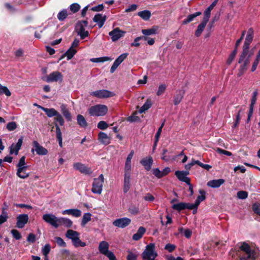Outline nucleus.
Returning <instances> with one entry per match:
<instances>
[{"label":"nucleus","mask_w":260,"mask_h":260,"mask_svg":"<svg viewBox=\"0 0 260 260\" xmlns=\"http://www.w3.org/2000/svg\"><path fill=\"white\" fill-rule=\"evenodd\" d=\"M240 260H257L258 254L245 242L242 243L237 252Z\"/></svg>","instance_id":"f257e3e1"},{"label":"nucleus","mask_w":260,"mask_h":260,"mask_svg":"<svg viewBox=\"0 0 260 260\" xmlns=\"http://www.w3.org/2000/svg\"><path fill=\"white\" fill-rule=\"evenodd\" d=\"M88 112L91 116H103L108 112V107L105 105H96L90 107Z\"/></svg>","instance_id":"f03ea898"},{"label":"nucleus","mask_w":260,"mask_h":260,"mask_svg":"<svg viewBox=\"0 0 260 260\" xmlns=\"http://www.w3.org/2000/svg\"><path fill=\"white\" fill-rule=\"evenodd\" d=\"M25 156H22L19 159V162L17 165V170L16 174L19 178L22 179L26 178L29 175V173L26 172L28 166L25 162Z\"/></svg>","instance_id":"7ed1b4c3"},{"label":"nucleus","mask_w":260,"mask_h":260,"mask_svg":"<svg viewBox=\"0 0 260 260\" xmlns=\"http://www.w3.org/2000/svg\"><path fill=\"white\" fill-rule=\"evenodd\" d=\"M154 249L155 244L154 243H150L147 245L142 254L143 260H154L157 255Z\"/></svg>","instance_id":"20e7f679"},{"label":"nucleus","mask_w":260,"mask_h":260,"mask_svg":"<svg viewBox=\"0 0 260 260\" xmlns=\"http://www.w3.org/2000/svg\"><path fill=\"white\" fill-rule=\"evenodd\" d=\"M104 181V177L103 174H101L97 178H94L92 184L91 191L93 193L101 194Z\"/></svg>","instance_id":"39448f33"},{"label":"nucleus","mask_w":260,"mask_h":260,"mask_svg":"<svg viewBox=\"0 0 260 260\" xmlns=\"http://www.w3.org/2000/svg\"><path fill=\"white\" fill-rule=\"evenodd\" d=\"M109 245L108 243L105 241L101 242L99 246V250L100 252L109 258V260H116V257L114 253L109 250Z\"/></svg>","instance_id":"423d86ee"},{"label":"nucleus","mask_w":260,"mask_h":260,"mask_svg":"<svg viewBox=\"0 0 260 260\" xmlns=\"http://www.w3.org/2000/svg\"><path fill=\"white\" fill-rule=\"evenodd\" d=\"M90 95L100 99L108 98L113 96L115 94L109 90L102 89L92 91L90 93Z\"/></svg>","instance_id":"0eeeda50"},{"label":"nucleus","mask_w":260,"mask_h":260,"mask_svg":"<svg viewBox=\"0 0 260 260\" xmlns=\"http://www.w3.org/2000/svg\"><path fill=\"white\" fill-rule=\"evenodd\" d=\"M63 80V75L61 73L58 71H54L48 75L45 79L47 82H62Z\"/></svg>","instance_id":"6e6552de"},{"label":"nucleus","mask_w":260,"mask_h":260,"mask_svg":"<svg viewBox=\"0 0 260 260\" xmlns=\"http://www.w3.org/2000/svg\"><path fill=\"white\" fill-rule=\"evenodd\" d=\"M42 218L45 222L55 228H58V220L59 218L54 215L52 214H45L43 215Z\"/></svg>","instance_id":"1a4fd4ad"},{"label":"nucleus","mask_w":260,"mask_h":260,"mask_svg":"<svg viewBox=\"0 0 260 260\" xmlns=\"http://www.w3.org/2000/svg\"><path fill=\"white\" fill-rule=\"evenodd\" d=\"M33 148L31 149V152L34 153L35 151L37 154L39 155H45L47 154L48 151L47 149L41 146L37 141L32 142Z\"/></svg>","instance_id":"9d476101"},{"label":"nucleus","mask_w":260,"mask_h":260,"mask_svg":"<svg viewBox=\"0 0 260 260\" xmlns=\"http://www.w3.org/2000/svg\"><path fill=\"white\" fill-rule=\"evenodd\" d=\"M125 31L120 30L118 27L114 28L109 32L113 42H116L124 36Z\"/></svg>","instance_id":"9b49d317"},{"label":"nucleus","mask_w":260,"mask_h":260,"mask_svg":"<svg viewBox=\"0 0 260 260\" xmlns=\"http://www.w3.org/2000/svg\"><path fill=\"white\" fill-rule=\"evenodd\" d=\"M73 168L75 170H78L81 173L86 175H89L92 173L90 168L87 167L85 165L81 162L74 163L73 164Z\"/></svg>","instance_id":"f8f14e48"},{"label":"nucleus","mask_w":260,"mask_h":260,"mask_svg":"<svg viewBox=\"0 0 260 260\" xmlns=\"http://www.w3.org/2000/svg\"><path fill=\"white\" fill-rule=\"evenodd\" d=\"M16 226L18 228L22 229L24 227L25 225L27 223L29 217L28 215L26 214H22L19 215L17 218Z\"/></svg>","instance_id":"ddd939ff"},{"label":"nucleus","mask_w":260,"mask_h":260,"mask_svg":"<svg viewBox=\"0 0 260 260\" xmlns=\"http://www.w3.org/2000/svg\"><path fill=\"white\" fill-rule=\"evenodd\" d=\"M131 219L128 218L123 217L115 220L113 224L115 226L124 228L129 225L131 223Z\"/></svg>","instance_id":"4468645a"},{"label":"nucleus","mask_w":260,"mask_h":260,"mask_svg":"<svg viewBox=\"0 0 260 260\" xmlns=\"http://www.w3.org/2000/svg\"><path fill=\"white\" fill-rule=\"evenodd\" d=\"M175 174L179 180L184 182L186 184H189L190 179L187 177V175L189 174V171H176Z\"/></svg>","instance_id":"2eb2a0df"},{"label":"nucleus","mask_w":260,"mask_h":260,"mask_svg":"<svg viewBox=\"0 0 260 260\" xmlns=\"http://www.w3.org/2000/svg\"><path fill=\"white\" fill-rule=\"evenodd\" d=\"M22 142H23V137H21V138H20L18 139V142L16 144H13L11 146L10 153L11 154L15 153L16 155H17L18 153L19 150L21 148V147L22 144Z\"/></svg>","instance_id":"dca6fc26"},{"label":"nucleus","mask_w":260,"mask_h":260,"mask_svg":"<svg viewBox=\"0 0 260 260\" xmlns=\"http://www.w3.org/2000/svg\"><path fill=\"white\" fill-rule=\"evenodd\" d=\"M98 140L103 144L107 145L111 143V137L105 133L100 132L98 135Z\"/></svg>","instance_id":"f3484780"},{"label":"nucleus","mask_w":260,"mask_h":260,"mask_svg":"<svg viewBox=\"0 0 260 260\" xmlns=\"http://www.w3.org/2000/svg\"><path fill=\"white\" fill-rule=\"evenodd\" d=\"M106 20V16L101 14H97L93 18V21L97 23L99 28H101L104 25Z\"/></svg>","instance_id":"a211bd4d"},{"label":"nucleus","mask_w":260,"mask_h":260,"mask_svg":"<svg viewBox=\"0 0 260 260\" xmlns=\"http://www.w3.org/2000/svg\"><path fill=\"white\" fill-rule=\"evenodd\" d=\"M63 215H71L75 217H79L81 216V211L77 209H70L63 210L62 212Z\"/></svg>","instance_id":"6ab92c4d"},{"label":"nucleus","mask_w":260,"mask_h":260,"mask_svg":"<svg viewBox=\"0 0 260 260\" xmlns=\"http://www.w3.org/2000/svg\"><path fill=\"white\" fill-rule=\"evenodd\" d=\"M60 108L61 113L67 119V120L68 121H71L72 115L69 109L67 108V105L65 104H62L61 105Z\"/></svg>","instance_id":"aec40b11"},{"label":"nucleus","mask_w":260,"mask_h":260,"mask_svg":"<svg viewBox=\"0 0 260 260\" xmlns=\"http://www.w3.org/2000/svg\"><path fill=\"white\" fill-rule=\"evenodd\" d=\"M224 183V180L223 179H219L212 180L207 182V186L212 188H218Z\"/></svg>","instance_id":"412c9836"},{"label":"nucleus","mask_w":260,"mask_h":260,"mask_svg":"<svg viewBox=\"0 0 260 260\" xmlns=\"http://www.w3.org/2000/svg\"><path fill=\"white\" fill-rule=\"evenodd\" d=\"M58 222V227L60 225H63L67 228H71L73 224V222L71 219L65 217H59Z\"/></svg>","instance_id":"4be33fe9"},{"label":"nucleus","mask_w":260,"mask_h":260,"mask_svg":"<svg viewBox=\"0 0 260 260\" xmlns=\"http://www.w3.org/2000/svg\"><path fill=\"white\" fill-rule=\"evenodd\" d=\"M76 30L78 35L80 36L81 39H84L89 35L88 31L85 30V27L82 26L81 25H77Z\"/></svg>","instance_id":"5701e85b"},{"label":"nucleus","mask_w":260,"mask_h":260,"mask_svg":"<svg viewBox=\"0 0 260 260\" xmlns=\"http://www.w3.org/2000/svg\"><path fill=\"white\" fill-rule=\"evenodd\" d=\"M140 163L144 166L145 169L149 171L151 168V166L153 163V159L151 157H148L142 159L140 161Z\"/></svg>","instance_id":"b1692460"},{"label":"nucleus","mask_w":260,"mask_h":260,"mask_svg":"<svg viewBox=\"0 0 260 260\" xmlns=\"http://www.w3.org/2000/svg\"><path fill=\"white\" fill-rule=\"evenodd\" d=\"M131 187V175H124L123 192L126 193Z\"/></svg>","instance_id":"393cba45"},{"label":"nucleus","mask_w":260,"mask_h":260,"mask_svg":"<svg viewBox=\"0 0 260 260\" xmlns=\"http://www.w3.org/2000/svg\"><path fill=\"white\" fill-rule=\"evenodd\" d=\"M79 236L80 234L78 232L73 230H68L66 233V237L69 239H71L72 240V242Z\"/></svg>","instance_id":"a878e982"},{"label":"nucleus","mask_w":260,"mask_h":260,"mask_svg":"<svg viewBox=\"0 0 260 260\" xmlns=\"http://www.w3.org/2000/svg\"><path fill=\"white\" fill-rule=\"evenodd\" d=\"M39 108L45 112L48 117H55L58 113V112L54 108H47L42 106H39Z\"/></svg>","instance_id":"bb28decb"},{"label":"nucleus","mask_w":260,"mask_h":260,"mask_svg":"<svg viewBox=\"0 0 260 260\" xmlns=\"http://www.w3.org/2000/svg\"><path fill=\"white\" fill-rule=\"evenodd\" d=\"M158 27L156 26H153L150 29H142V32L144 36L147 37L148 36L155 35L157 33Z\"/></svg>","instance_id":"cd10ccee"},{"label":"nucleus","mask_w":260,"mask_h":260,"mask_svg":"<svg viewBox=\"0 0 260 260\" xmlns=\"http://www.w3.org/2000/svg\"><path fill=\"white\" fill-rule=\"evenodd\" d=\"M146 232V229L143 226H141L139 228L137 232L133 236V239L135 241L140 240L143 236V235Z\"/></svg>","instance_id":"c85d7f7f"},{"label":"nucleus","mask_w":260,"mask_h":260,"mask_svg":"<svg viewBox=\"0 0 260 260\" xmlns=\"http://www.w3.org/2000/svg\"><path fill=\"white\" fill-rule=\"evenodd\" d=\"M202 14L201 12H198L194 14H190L187 16V17L182 21V24H186L192 21L194 18L199 16Z\"/></svg>","instance_id":"c756f323"},{"label":"nucleus","mask_w":260,"mask_h":260,"mask_svg":"<svg viewBox=\"0 0 260 260\" xmlns=\"http://www.w3.org/2000/svg\"><path fill=\"white\" fill-rule=\"evenodd\" d=\"M207 22H205L204 21H202L198 26L197 29L196 30L195 35L196 37H198L201 36L203 31L204 30L206 24Z\"/></svg>","instance_id":"7c9ffc66"},{"label":"nucleus","mask_w":260,"mask_h":260,"mask_svg":"<svg viewBox=\"0 0 260 260\" xmlns=\"http://www.w3.org/2000/svg\"><path fill=\"white\" fill-rule=\"evenodd\" d=\"M78 124L82 127H85L87 125V123L83 116L79 114L77 116Z\"/></svg>","instance_id":"2f4dec72"},{"label":"nucleus","mask_w":260,"mask_h":260,"mask_svg":"<svg viewBox=\"0 0 260 260\" xmlns=\"http://www.w3.org/2000/svg\"><path fill=\"white\" fill-rule=\"evenodd\" d=\"M152 106V103L151 101L147 99L144 104L141 107L139 110L140 113H144L146 111L149 109Z\"/></svg>","instance_id":"473e14b6"},{"label":"nucleus","mask_w":260,"mask_h":260,"mask_svg":"<svg viewBox=\"0 0 260 260\" xmlns=\"http://www.w3.org/2000/svg\"><path fill=\"white\" fill-rule=\"evenodd\" d=\"M138 15L144 20H148L151 16V12L148 10H144L139 12Z\"/></svg>","instance_id":"72a5a7b5"},{"label":"nucleus","mask_w":260,"mask_h":260,"mask_svg":"<svg viewBox=\"0 0 260 260\" xmlns=\"http://www.w3.org/2000/svg\"><path fill=\"white\" fill-rule=\"evenodd\" d=\"M91 214L90 213H86L84 214L81 221V225L82 226H84L87 222L91 220Z\"/></svg>","instance_id":"f704fd0d"},{"label":"nucleus","mask_w":260,"mask_h":260,"mask_svg":"<svg viewBox=\"0 0 260 260\" xmlns=\"http://www.w3.org/2000/svg\"><path fill=\"white\" fill-rule=\"evenodd\" d=\"M73 245L75 247H84L86 245L85 242L82 241L80 239V236L78 237L74 241L72 242Z\"/></svg>","instance_id":"c9c22d12"},{"label":"nucleus","mask_w":260,"mask_h":260,"mask_svg":"<svg viewBox=\"0 0 260 260\" xmlns=\"http://www.w3.org/2000/svg\"><path fill=\"white\" fill-rule=\"evenodd\" d=\"M54 124L55 123H58L61 126H62L64 125V120L62 117V116L59 113H57V114H56L54 118Z\"/></svg>","instance_id":"e433bc0d"},{"label":"nucleus","mask_w":260,"mask_h":260,"mask_svg":"<svg viewBox=\"0 0 260 260\" xmlns=\"http://www.w3.org/2000/svg\"><path fill=\"white\" fill-rule=\"evenodd\" d=\"M199 193H200V195L199 196L195 201V202L197 203V206H199L200 203L204 201L206 197H205V191L204 190L200 189L199 190Z\"/></svg>","instance_id":"4c0bfd02"},{"label":"nucleus","mask_w":260,"mask_h":260,"mask_svg":"<svg viewBox=\"0 0 260 260\" xmlns=\"http://www.w3.org/2000/svg\"><path fill=\"white\" fill-rule=\"evenodd\" d=\"M77 52V50L73 47H70L66 52L65 55L67 57L68 60H70L73 58L74 55Z\"/></svg>","instance_id":"58836bf2"},{"label":"nucleus","mask_w":260,"mask_h":260,"mask_svg":"<svg viewBox=\"0 0 260 260\" xmlns=\"http://www.w3.org/2000/svg\"><path fill=\"white\" fill-rule=\"evenodd\" d=\"M172 208L178 211H180L185 209V203L180 202L178 204L173 205Z\"/></svg>","instance_id":"ea45409f"},{"label":"nucleus","mask_w":260,"mask_h":260,"mask_svg":"<svg viewBox=\"0 0 260 260\" xmlns=\"http://www.w3.org/2000/svg\"><path fill=\"white\" fill-rule=\"evenodd\" d=\"M111 59L107 56L98 57V58H93L90 59V61L93 62H103L105 61H107L108 60H111Z\"/></svg>","instance_id":"a19ab883"},{"label":"nucleus","mask_w":260,"mask_h":260,"mask_svg":"<svg viewBox=\"0 0 260 260\" xmlns=\"http://www.w3.org/2000/svg\"><path fill=\"white\" fill-rule=\"evenodd\" d=\"M68 15L67 10H63L58 13L57 18L59 21H63L67 17Z\"/></svg>","instance_id":"79ce46f5"},{"label":"nucleus","mask_w":260,"mask_h":260,"mask_svg":"<svg viewBox=\"0 0 260 260\" xmlns=\"http://www.w3.org/2000/svg\"><path fill=\"white\" fill-rule=\"evenodd\" d=\"M183 96V93L181 92H179L178 94H177L174 98V104L175 105H178L180 102L181 101Z\"/></svg>","instance_id":"37998d69"},{"label":"nucleus","mask_w":260,"mask_h":260,"mask_svg":"<svg viewBox=\"0 0 260 260\" xmlns=\"http://www.w3.org/2000/svg\"><path fill=\"white\" fill-rule=\"evenodd\" d=\"M5 94L8 96H10L11 95V92L7 87L3 86L0 84V94Z\"/></svg>","instance_id":"c03bdc74"},{"label":"nucleus","mask_w":260,"mask_h":260,"mask_svg":"<svg viewBox=\"0 0 260 260\" xmlns=\"http://www.w3.org/2000/svg\"><path fill=\"white\" fill-rule=\"evenodd\" d=\"M211 9L208 7L205 10L204 13V18L203 21L205 22H208L210 17Z\"/></svg>","instance_id":"a18cd8bd"},{"label":"nucleus","mask_w":260,"mask_h":260,"mask_svg":"<svg viewBox=\"0 0 260 260\" xmlns=\"http://www.w3.org/2000/svg\"><path fill=\"white\" fill-rule=\"evenodd\" d=\"M147 39H148V37H145V36L137 37L135 39L134 42H133L131 44V46H135V47H139L140 46V43L138 42V41H139L140 40H141L142 39H143V40L146 41L147 40Z\"/></svg>","instance_id":"49530a36"},{"label":"nucleus","mask_w":260,"mask_h":260,"mask_svg":"<svg viewBox=\"0 0 260 260\" xmlns=\"http://www.w3.org/2000/svg\"><path fill=\"white\" fill-rule=\"evenodd\" d=\"M164 125V122H163L161 124V126L158 128V129L157 130V132H156V133L155 134V145H157V142L158 141V140H159V138L160 137V134H161V131H162V128Z\"/></svg>","instance_id":"de8ad7c7"},{"label":"nucleus","mask_w":260,"mask_h":260,"mask_svg":"<svg viewBox=\"0 0 260 260\" xmlns=\"http://www.w3.org/2000/svg\"><path fill=\"white\" fill-rule=\"evenodd\" d=\"M237 197L239 199L244 200L248 197V193L245 191H239L237 193Z\"/></svg>","instance_id":"09e8293b"},{"label":"nucleus","mask_w":260,"mask_h":260,"mask_svg":"<svg viewBox=\"0 0 260 260\" xmlns=\"http://www.w3.org/2000/svg\"><path fill=\"white\" fill-rule=\"evenodd\" d=\"M248 52H249L248 49H246V48H243L242 53V54L240 57L239 60V63H242L243 62L244 59H245L246 56L247 55Z\"/></svg>","instance_id":"8fccbe9b"},{"label":"nucleus","mask_w":260,"mask_h":260,"mask_svg":"<svg viewBox=\"0 0 260 260\" xmlns=\"http://www.w3.org/2000/svg\"><path fill=\"white\" fill-rule=\"evenodd\" d=\"M97 127L98 128H99L100 129L105 130L108 128V124L105 121H100L98 123Z\"/></svg>","instance_id":"3c124183"},{"label":"nucleus","mask_w":260,"mask_h":260,"mask_svg":"<svg viewBox=\"0 0 260 260\" xmlns=\"http://www.w3.org/2000/svg\"><path fill=\"white\" fill-rule=\"evenodd\" d=\"M55 242L57 243V244L61 247H64L66 246V243L63 241V240L58 237H55Z\"/></svg>","instance_id":"603ef678"},{"label":"nucleus","mask_w":260,"mask_h":260,"mask_svg":"<svg viewBox=\"0 0 260 260\" xmlns=\"http://www.w3.org/2000/svg\"><path fill=\"white\" fill-rule=\"evenodd\" d=\"M70 10L73 13H75L77 12L79 10V9H80V6L77 3H74L70 6Z\"/></svg>","instance_id":"864d4df0"},{"label":"nucleus","mask_w":260,"mask_h":260,"mask_svg":"<svg viewBox=\"0 0 260 260\" xmlns=\"http://www.w3.org/2000/svg\"><path fill=\"white\" fill-rule=\"evenodd\" d=\"M50 251V246L49 244H46L42 249V252L46 257Z\"/></svg>","instance_id":"5fc2aeb1"},{"label":"nucleus","mask_w":260,"mask_h":260,"mask_svg":"<svg viewBox=\"0 0 260 260\" xmlns=\"http://www.w3.org/2000/svg\"><path fill=\"white\" fill-rule=\"evenodd\" d=\"M252 209L254 212L260 215V204L255 203L252 205Z\"/></svg>","instance_id":"6e6d98bb"},{"label":"nucleus","mask_w":260,"mask_h":260,"mask_svg":"<svg viewBox=\"0 0 260 260\" xmlns=\"http://www.w3.org/2000/svg\"><path fill=\"white\" fill-rule=\"evenodd\" d=\"M17 128V124L15 122H9L7 125V128L9 131H12Z\"/></svg>","instance_id":"4d7b16f0"},{"label":"nucleus","mask_w":260,"mask_h":260,"mask_svg":"<svg viewBox=\"0 0 260 260\" xmlns=\"http://www.w3.org/2000/svg\"><path fill=\"white\" fill-rule=\"evenodd\" d=\"M11 233L12 234L13 237L16 240H19L21 238V235L18 230L15 229L12 230L11 231Z\"/></svg>","instance_id":"13d9d810"},{"label":"nucleus","mask_w":260,"mask_h":260,"mask_svg":"<svg viewBox=\"0 0 260 260\" xmlns=\"http://www.w3.org/2000/svg\"><path fill=\"white\" fill-rule=\"evenodd\" d=\"M253 38V30L252 28H250L247 31V34L246 37V40L252 41Z\"/></svg>","instance_id":"bf43d9fd"},{"label":"nucleus","mask_w":260,"mask_h":260,"mask_svg":"<svg viewBox=\"0 0 260 260\" xmlns=\"http://www.w3.org/2000/svg\"><path fill=\"white\" fill-rule=\"evenodd\" d=\"M176 247L174 244L168 243L166 245L165 249L169 252H171L176 249Z\"/></svg>","instance_id":"052dcab7"},{"label":"nucleus","mask_w":260,"mask_h":260,"mask_svg":"<svg viewBox=\"0 0 260 260\" xmlns=\"http://www.w3.org/2000/svg\"><path fill=\"white\" fill-rule=\"evenodd\" d=\"M8 218L7 212L3 211L2 214L0 215V224L6 222Z\"/></svg>","instance_id":"680f3d73"},{"label":"nucleus","mask_w":260,"mask_h":260,"mask_svg":"<svg viewBox=\"0 0 260 260\" xmlns=\"http://www.w3.org/2000/svg\"><path fill=\"white\" fill-rule=\"evenodd\" d=\"M166 86L165 84H160L158 88V90L157 91V95L159 96L161 95L166 90Z\"/></svg>","instance_id":"e2e57ef3"},{"label":"nucleus","mask_w":260,"mask_h":260,"mask_svg":"<svg viewBox=\"0 0 260 260\" xmlns=\"http://www.w3.org/2000/svg\"><path fill=\"white\" fill-rule=\"evenodd\" d=\"M132 169L131 164L125 163L124 165V175H131Z\"/></svg>","instance_id":"0e129e2a"},{"label":"nucleus","mask_w":260,"mask_h":260,"mask_svg":"<svg viewBox=\"0 0 260 260\" xmlns=\"http://www.w3.org/2000/svg\"><path fill=\"white\" fill-rule=\"evenodd\" d=\"M55 127L56 129V138H62V133L58 123H55Z\"/></svg>","instance_id":"69168bd1"},{"label":"nucleus","mask_w":260,"mask_h":260,"mask_svg":"<svg viewBox=\"0 0 260 260\" xmlns=\"http://www.w3.org/2000/svg\"><path fill=\"white\" fill-rule=\"evenodd\" d=\"M198 206L196 202L194 204L185 203V209L189 210L197 209Z\"/></svg>","instance_id":"338daca9"},{"label":"nucleus","mask_w":260,"mask_h":260,"mask_svg":"<svg viewBox=\"0 0 260 260\" xmlns=\"http://www.w3.org/2000/svg\"><path fill=\"white\" fill-rule=\"evenodd\" d=\"M153 174L157 178H160L162 176V174L161 171L158 169H154L152 170Z\"/></svg>","instance_id":"774afa93"}]
</instances>
